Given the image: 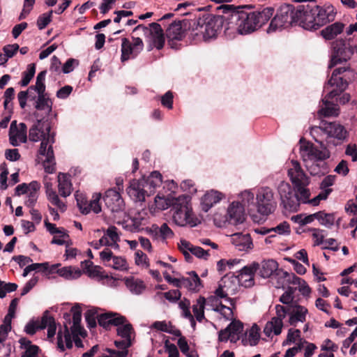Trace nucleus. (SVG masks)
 <instances>
[{"instance_id": "nucleus-31", "label": "nucleus", "mask_w": 357, "mask_h": 357, "mask_svg": "<svg viewBox=\"0 0 357 357\" xmlns=\"http://www.w3.org/2000/svg\"><path fill=\"white\" fill-rule=\"evenodd\" d=\"M224 195L217 190L207 192L202 198V206L204 211H208L214 204L218 203Z\"/></svg>"}, {"instance_id": "nucleus-61", "label": "nucleus", "mask_w": 357, "mask_h": 357, "mask_svg": "<svg viewBox=\"0 0 357 357\" xmlns=\"http://www.w3.org/2000/svg\"><path fill=\"white\" fill-rule=\"evenodd\" d=\"M36 107L38 109L46 110L49 112L52 110V102L49 98L45 97V94L38 95Z\"/></svg>"}, {"instance_id": "nucleus-54", "label": "nucleus", "mask_w": 357, "mask_h": 357, "mask_svg": "<svg viewBox=\"0 0 357 357\" xmlns=\"http://www.w3.org/2000/svg\"><path fill=\"white\" fill-rule=\"evenodd\" d=\"M60 266L59 264H53L50 266L48 262L44 263H35L28 265L30 271H49V273H52L54 270Z\"/></svg>"}, {"instance_id": "nucleus-23", "label": "nucleus", "mask_w": 357, "mask_h": 357, "mask_svg": "<svg viewBox=\"0 0 357 357\" xmlns=\"http://www.w3.org/2000/svg\"><path fill=\"white\" fill-rule=\"evenodd\" d=\"M222 21L218 18H211L201 26V32L205 40L216 37L220 31Z\"/></svg>"}, {"instance_id": "nucleus-63", "label": "nucleus", "mask_w": 357, "mask_h": 357, "mask_svg": "<svg viewBox=\"0 0 357 357\" xmlns=\"http://www.w3.org/2000/svg\"><path fill=\"white\" fill-rule=\"evenodd\" d=\"M36 73L35 64H29L26 71L23 73L22 79L20 81V84L22 86H26L29 84L31 79L33 77Z\"/></svg>"}, {"instance_id": "nucleus-55", "label": "nucleus", "mask_w": 357, "mask_h": 357, "mask_svg": "<svg viewBox=\"0 0 357 357\" xmlns=\"http://www.w3.org/2000/svg\"><path fill=\"white\" fill-rule=\"evenodd\" d=\"M69 241H70V239L66 230L61 228L58 233L54 234L51 243L61 245L67 244Z\"/></svg>"}, {"instance_id": "nucleus-38", "label": "nucleus", "mask_w": 357, "mask_h": 357, "mask_svg": "<svg viewBox=\"0 0 357 357\" xmlns=\"http://www.w3.org/2000/svg\"><path fill=\"white\" fill-rule=\"evenodd\" d=\"M171 201L172 197H165L158 195L154 199V202L150 205L149 210L152 213L166 210L171 206Z\"/></svg>"}, {"instance_id": "nucleus-62", "label": "nucleus", "mask_w": 357, "mask_h": 357, "mask_svg": "<svg viewBox=\"0 0 357 357\" xmlns=\"http://www.w3.org/2000/svg\"><path fill=\"white\" fill-rule=\"evenodd\" d=\"M75 195L77 206L80 211L82 212V213H89V210L88 209V206H89V202L87 201V199L82 194H79L78 192H76Z\"/></svg>"}, {"instance_id": "nucleus-26", "label": "nucleus", "mask_w": 357, "mask_h": 357, "mask_svg": "<svg viewBox=\"0 0 357 357\" xmlns=\"http://www.w3.org/2000/svg\"><path fill=\"white\" fill-rule=\"evenodd\" d=\"M174 222L178 226L190 225L193 227L196 225L194 220L192 209L175 211L173 215Z\"/></svg>"}, {"instance_id": "nucleus-30", "label": "nucleus", "mask_w": 357, "mask_h": 357, "mask_svg": "<svg viewBox=\"0 0 357 357\" xmlns=\"http://www.w3.org/2000/svg\"><path fill=\"white\" fill-rule=\"evenodd\" d=\"M257 273L260 277L268 278L271 277L278 268V264L273 259L264 260L257 263Z\"/></svg>"}, {"instance_id": "nucleus-18", "label": "nucleus", "mask_w": 357, "mask_h": 357, "mask_svg": "<svg viewBox=\"0 0 357 357\" xmlns=\"http://www.w3.org/2000/svg\"><path fill=\"white\" fill-rule=\"evenodd\" d=\"M52 135L54 137L55 136L54 132H51L50 125L41 121H38L29 130V137L32 142H38L40 140L43 142L45 139V142H47V137Z\"/></svg>"}, {"instance_id": "nucleus-25", "label": "nucleus", "mask_w": 357, "mask_h": 357, "mask_svg": "<svg viewBox=\"0 0 357 357\" xmlns=\"http://www.w3.org/2000/svg\"><path fill=\"white\" fill-rule=\"evenodd\" d=\"M104 234L102 236L107 247H110L114 250H119L120 241V232L114 226H109L107 229H103Z\"/></svg>"}, {"instance_id": "nucleus-35", "label": "nucleus", "mask_w": 357, "mask_h": 357, "mask_svg": "<svg viewBox=\"0 0 357 357\" xmlns=\"http://www.w3.org/2000/svg\"><path fill=\"white\" fill-rule=\"evenodd\" d=\"M208 305H211L212 310L220 312V314L226 319H230L233 317L232 309L230 307L225 306L220 303L215 297H210L208 299Z\"/></svg>"}, {"instance_id": "nucleus-24", "label": "nucleus", "mask_w": 357, "mask_h": 357, "mask_svg": "<svg viewBox=\"0 0 357 357\" xmlns=\"http://www.w3.org/2000/svg\"><path fill=\"white\" fill-rule=\"evenodd\" d=\"M231 242L239 251L248 252L254 247L249 234L235 233L231 235Z\"/></svg>"}, {"instance_id": "nucleus-29", "label": "nucleus", "mask_w": 357, "mask_h": 357, "mask_svg": "<svg viewBox=\"0 0 357 357\" xmlns=\"http://www.w3.org/2000/svg\"><path fill=\"white\" fill-rule=\"evenodd\" d=\"M178 281L180 283L178 288L185 287L192 291H198L202 287L201 280L194 271L189 273L188 278H181Z\"/></svg>"}, {"instance_id": "nucleus-10", "label": "nucleus", "mask_w": 357, "mask_h": 357, "mask_svg": "<svg viewBox=\"0 0 357 357\" xmlns=\"http://www.w3.org/2000/svg\"><path fill=\"white\" fill-rule=\"evenodd\" d=\"M317 29L324 25L334 21L337 11L335 8L331 3H325L323 6H314Z\"/></svg>"}, {"instance_id": "nucleus-15", "label": "nucleus", "mask_w": 357, "mask_h": 357, "mask_svg": "<svg viewBox=\"0 0 357 357\" xmlns=\"http://www.w3.org/2000/svg\"><path fill=\"white\" fill-rule=\"evenodd\" d=\"M278 191L284 208L289 210L297 208L296 197L288 183L281 182L278 187Z\"/></svg>"}, {"instance_id": "nucleus-57", "label": "nucleus", "mask_w": 357, "mask_h": 357, "mask_svg": "<svg viewBox=\"0 0 357 357\" xmlns=\"http://www.w3.org/2000/svg\"><path fill=\"white\" fill-rule=\"evenodd\" d=\"M162 296L171 303H176L180 300L181 293L178 289H172L165 293L158 292L155 295V297L158 298H162Z\"/></svg>"}, {"instance_id": "nucleus-14", "label": "nucleus", "mask_w": 357, "mask_h": 357, "mask_svg": "<svg viewBox=\"0 0 357 357\" xmlns=\"http://www.w3.org/2000/svg\"><path fill=\"white\" fill-rule=\"evenodd\" d=\"M237 16V31L240 34H248L258 29L254 14L241 12L238 13Z\"/></svg>"}, {"instance_id": "nucleus-53", "label": "nucleus", "mask_w": 357, "mask_h": 357, "mask_svg": "<svg viewBox=\"0 0 357 357\" xmlns=\"http://www.w3.org/2000/svg\"><path fill=\"white\" fill-rule=\"evenodd\" d=\"M248 339L243 340V344H249L255 346L257 344L259 340V328L257 325L252 326L248 334Z\"/></svg>"}, {"instance_id": "nucleus-47", "label": "nucleus", "mask_w": 357, "mask_h": 357, "mask_svg": "<svg viewBox=\"0 0 357 357\" xmlns=\"http://www.w3.org/2000/svg\"><path fill=\"white\" fill-rule=\"evenodd\" d=\"M115 326L117 327L116 331L118 335H119L123 339H130L132 340L134 331L132 325L124 317L122 323Z\"/></svg>"}, {"instance_id": "nucleus-51", "label": "nucleus", "mask_w": 357, "mask_h": 357, "mask_svg": "<svg viewBox=\"0 0 357 357\" xmlns=\"http://www.w3.org/2000/svg\"><path fill=\"white\" fill-rule=\"evenodd\" d=\"M206 300L204 297H199L196 303L192 306V311L196 319L201 322L204 319V307Z\"/></svg>"}, {"instance_id": "nucleus-64", "label": "nucleus", "mask_w": 357, "mask_h": 357, "mask_svg": "<svg viewBox=\"0 0 357 357\" xmlns=\"http://www.w3.org/2000/svg\"><path fill=\"white\" fill-rule=\"evenodd\" d=\"M100 199L101 195L100 193H95L93 195L92 198L89 202V206H88L89 213L93 211L95 213H98L101 211V206L100 204Z\"/></svg>"}, {"instance_id": "nucleus-40", "label": "nucleus", "mask_w": 357, "mask_h": 357, "mask_svg": "<svg viewBox=\"0 0 357 357\" xmlns=\"http://www.w3.org/2000/svg\"><path fill=\"white\" fill-rule=\"evenodd\" d=\"M274 13V9L271 7H266L261 10L251 12L255 16V22L258 29L266 23Z\"/></svg>"}, {"instance_id": "nucleus-4", "label": "nucleus", "mask_w": 357, "mask_h": 357, "mask_svg": "<svg viewBox=\"0 0 357 357\" xmlns=\"http://www.w3.org/2000/svg\"><path fill=\"white\" fill-rule=\"evenodd\" d=\"M245 220V208L238 201L230 203L225 214L216 213L213 216L214 222L219 227L225 226L227 223L237 225L243 223Z\"/></svg>"}, {"instance_id": "nucleus-9", "label": "nucleus", "mask_w": 357, "mask_h": 357, "mask_svg": "<svg viewBox=\"0 0 357 357\" xmlns=\"http://www.w3.org/2000/svg\"><path fill=\"white\" fill-rule=\"evenodd\" d=\"M54 142V135H50L47 139V142H45V139L41 142L39 149L40 155L45 157L43 165L45 172L48 174H52L55 171L56 162L52 149V144Z\"/></svg>"}, {"instance_id": "nucleus-28", "label": "nucleus", "mask_w": 357, "mask_h": 357, "mask_svg": "<svg viewBox=\"0 0 357 357\" xmlns=\"http://www.w3.org/2000/svg\"><path fill=\"white\" fill-rule=\"evenodd\" d=\"M307 310L306 307L296 305L289 307V323L291 326H296L297 323L305 321Z\"/></svg>"}, {"instance_id": "nucleus-58", "label": "nucleus", "mask_w": 357, "mask_h": 357, "mask_svg": "<svg viewBox=\"0 0 357 357\" xmlns=\"http://www.w3.org/2000/svg\"><path fill=\"white\" fill-rule=\"evenodd\" d=\"M306 185H301L295 186L297 188V193L295 194L297 206L298 205L299 202L307 203L309 200L310 194L309 190L305 188Z\"/></svg>"}, {"instance_id": "nucleus-1", "label": "nucleus", "mask_w": 357, "mask_h": 357, "mask_svg": "<svg viewBox=\"0 0 357 357\" xmlns=\"http://www.w3.org/2000/svg\"><path fill=\"white\" fill-rule=\"evenodd\" d=\"M321 149L304 139L299 141L300 156L307 171L313 176L322 175L328 171L325 160L331 157V152L326 146Z\"/></svg>"}, {"instance_id": "nucleus-20", "label": "nucleus", "mask_w": 357, "mask_h": 357, "mask_svg": "<svg viewBox=\"0 0 357 357\" xmlns=\"http://www.w3.org/2000/svg\"><path fill=\"white\" fill-rule=\"evenodd\" d=\"M257 262H252L241 268L236 276L241 286L250 287L254 285V276L257 271Z\"/></svg>"}, {"instance_id": "nucleus-19", "label": "nucleus", "mask_w": 357, "mask_h": 357, "mask_svg": "<svg viewBox=\"0 0 357 357\" xmlns=\"http://www.w3.org/2000/svg\"><path fill=\"white\" fill-rule=\"evenodd\" d=\"M103 199L112 212H119L124 209V202L120 193L114 189L107 190Z\"/></svg>"}, {"instance_id": "nucleus-7", "label": "nucleus", "mask_w": 357, "mask_h": 357, "mask_svg": "<svg viewBox=\"0 0 357 357\" xmlns=\"http://www.w3.org/2000/svg\"><path fill=\"white\" fill-rule=\"evenodd\" d=\"M257 210L263 215H268L273 212L276 203L273 190L268 187H263L257 190L256 195Z\"/></svg>"}, {"instance_id": "nucleus-3", "label": "nucleus", "mask_w": 357, "mask_h": 357, "mask_svg": "<svg viewBox=\"0 0 357 357\" xmlns=\"http://www.w3.org/2000/svg\"><path fill=\"white\" fill-rule=\"evenodd\" d=\"M347 70L346 68H338L334 70L331 77L329 79L327 86H335L328 92L327 96L322 100V106L318 110L317 114L319 117H331L337 116L339 114V107L334 103L333 98L340 95L341 92L346 89L348 83L345 79V75L340 76Z\"/></svg>"}, {"instance_id": "nucleus-17", "label": "nucleus", "mask_w": 357, "mask_h": 357, "mask_svg": "<svg viewBox=\"0 0 357 357\" xmlns=\"http://www.w3.org/2000/svg\"><path fill=\"white\" fill-rule=\"evenodd\" d=\"M78 337H73L69 332L68 327L64 325L63 328H61L58 332L57 335V346L61 351H64L66 348L71 349L73 347V342H75L76 347H82V342Z\"/></svg>"}, {"instance_id": "nucleus-43", "label": "nucleus", "mask_w": 357, "mask_h": 357, "mask_svg": "<svg viewBox=\"0 0 357 357\" xmlns=\"http://www.w3.org/2000/svg\"><path fill=\"white\" fill-rule=\"evenodd\" d=\"M190 202V197L183 195L177 197H172L171 206L173 207L174 211L190 210L192 208Z\"/></svg>"}, {"instance_id": "nucleus-8", "label": "nucleus", "mask_w": 357, "mask_h": 357, "mask_svg": "<svg viewBox=\"0 0 357 357\" xmlns=\"http://www.w3.org/2000/svg\"><path fill=\"white\" fill-rule=\"evenodd\" d=\"M135 32L142 33L148 37L153 43L154 47L160 50L162 48L165 43V38L161 26L159 24L153 22L150 24L149 28L144 25H138L134 29Z\"/></svg>"}, {"instance_id": "nucleus-34", "label": "nucleus", "mask_w": 357, "mask_h": 357, "mask_svg": "<svg viewBox=\"0 0 357 357\" xmlns=\"http://www.w3.org/2000/svg\"><path fill=\"white\" fill-rule=\"evenodd\" d=\"M345 28V24L340 22H334L321 31V35L326 40H332L342 33Z\"/></svg>"}, {"instance_id": "nucleus-59", "label": "nucleus", "mask_w": 357, "mask_h": 357, "mask_svg": "<svg viewBox=\"0 0 357 357\" xmlns=\"http://www.w3.org/2000/svg\"><path fill=\"white\" fill-rule=\"evenodd\" d=\"M47 199L54 206H56L61 212H63L66 209V205L63 202L59 197L56 191L49 190V195Z\"/></svg>"}, {"instance_id": "nucleus-42", "label": "nucleus", "mask_w": 357, "mask_h": 357, "mask_svg": "<svg viewBox=\"0 0 357 357\" xmlns=\"http://www.w3.org/2000/svg\"><path fill=\"white\" fill-rule=\"evenodd\" d=\"M62 278L66 280H75L79 278L82 275V271L73 266H65L61 268L54 270Z\"/></svg>"}, {"instance_id": "nucleus-32", "label": "nucleus", "mask_w": 357, "mask_h": 357, "mask_svg": "<svg viewBox=\"0 0 357 357\" xmlns=\"http://www.w3.org/2000/svg\"><path fill=\"white\" fill-rule=\"evenodd\" d=\"M58 190L59 195L63 197H67L71 194L73 185L70 175L64 173L58 174Z\"/></svg>"}, {"instance_id": "nucleus-22", "label": "nucleus", "mask_w": 357, "mask_h": 357, "mask_svg": "<svg viewBox=\"0 0 357 357\" xmlns=\"http://www.w3.org/2000/svg\"><path fill=\"white\" fill-rule=\"evenodd\" d=\"M114 344L119 350L107 348L100 357H127L128 349L132 345V340L130 339L116 340Z\"/></svg>"}, {"instance_id": "nucleus-39", "label": "nucleus", "mask_w": 357, "mask_h": 357, "mask_svg": "<svg viewBox=\"0 0 357 357\" xmlns=\"http://www.w3.org/2000/svg\"><path fill=\"white\" fill-rule=\"evenodd\" d=\"M282 328L283 322L272 318L266 324L264 328V333L268 337H273V336L279 335L282 332Z\"/></svg>"}, {"instance_id": "nucleus-41", "label": "nucleus", "mask_w": 357, "mask_h": 357, "mask_svg": "<svg viewBox=\"0 0 357 357\" xmlns=\"http://www.w3.org/2000/svg\"><path fill=\"white\" fill-rule=\"evenodd\" d=\"M151 328L162 332H165L174 335L176 337H180L181 335V331L179 330L172 326L170 322H167L166 321H155L151 325Z\"/></svg>"}, {"instance_id": "nucleus-46", "label": "nucleus", "mask_w": 357, "mask_h": 357, "mask_svg": "<svg viewBox=\"0 0 357 357\" xmlns=\"http://www.w3.org/2000/svg\"><path fill=\"white\" fill-rule=\"evenodd\" d=\"M227 330L229 333L230 341L236 342L243 332V324L240 321H233L227 327Z\"/></svg>"}, {"instance_id": "nucleus-52", "label": "nucleus", "mask_w": 357, "mask_h": 357, "mask_svg": "<svg viewBox=\"0 0 357 357\" xmlns=\"http://www.w3.org/2000/svg\"><path fill=\"white\" fill-rule=\"evenodd\" d=\"M46 70L41 71L39 73L36 77V82L35 86H30L29 90L34 89L38 95L45 94V80L46 76Z\"/></svg>"}, {"instance_id": "nucleus-50", "label": "nucleus", "mask_w": 357, "mask_h": 357, "mask_svg": "<svg viewBox=\"0 0 357 357\" xmlns=\"http://www.w3.org/2000/svg\"><path fill=\"white\" fill-rule=\"evenodd\" d=\"M149 222V217L145 211H142L135 215L132 219L133 229L132 231H138L142 227L145 226Z\"/></svg>"}, {"instance_id": "nucleus-45", "label": "nucleus", "mask_w": 357, "mask_h": 357, "mask_svg": "<svg viewBox=\"0 0 357 357\" xmlns=\"http://www.w3.org/2000/svg\"><path fill=\"white\" fill-rule=\"evenodd\" d=\"M166 35L169 40H181L183 36V31L181 22H172L167 29Z\"/></svg>"}, {"instance_id": "nucleus-33", "label": "nucleus", "mask_w": 357, "mask_h": 357, "mask_svg": "<svg viewBox=\"0 0 357 357\" xmlns=\"http://www.w3.org/2000/svg\"><path fill=\"white\" fill-rule=\"evenodd\" d=\"M98 324L104 328H108L110 325H118L123 321V317L116 313H103L97 317Z\"/></svg>"}, {"instance_id": "nucleus-60", "label": "nucleus", "mask_w": 357, "mask_h": 357, "mask_svg": "<svg viewBox=\"0 0 357 357\" xmlns=\"http://www.w3.org/2000/svg\"><path fill=\"white\" fill-rule=\"evenodd\" d=\"M292 283L298 286V291L303 296H308L310 294L311 289L310 287L308 286L307 282L301 278L294 275L293 277Z\"/></svg>"}, {"instance_id": "nucleus-2", "label": "nucleus", "mask_w": 357, "mask_h": 357, "mask_svg": "<svg viewBox=\"0 0 357 357\" xmlns=\"http://www.w3.org/2000/svg\"><path fill=\"white\" fill-rule=\"evenodd\" d=\"M310 135L321 147H336L341 145L349 137L344 126L337 122L321 121L319 126L310 130Z\"/></svg>"}, {"instance_id": "nucleus-36", "label": "nucleus", "mask_w": 357, "mask_h": 357, "mask_svg": "<svg viewBox=\"0 0 357 357\" xmlns=\"http://www.w3.org/2000/svg\"><path fill=\"white\" fill-rule=\"evenodd\" d=\"M220 282L225 290L230 293L231 295L234 294L241 285L238 278L234 275H225L222 278Z\"/></svg>"}, {"instance_id": "nucleus-11", "label": "nucleus", "mask_w": 357, "mask_h": 357, "mask_svg": "<svg viewBox=\"0 0 357 357\" xmlns=\"http://www.w3.org/2000/svg\"><path fill=\"white\" fill-rule=\"evenodd\" d=\"M143 42L139 37L133 38L132 42L123 38L121 43V61L135 58L143 50Z\"/></svg>"}, {"instance_id": "nucleus-56", "label": "nucleus", "mask_w": 357, "mask_h": 357, "mask_svg": "<svg viewBox=\"0 0 357 357\" xmlns=\"http://www.w3.org/2000/svg\"><path fill=\"white\" fill-rule=\"evenodd\" d=\"M317 219L321 225L326 227H332L335 222V217L333 214L325 213L321 211L317 213Z\"/></svg>"}, {"instance_id": "nucleus-21", "label": "nucleus", "mask_w": 357, "mask_h": 357, "mask_svg": "<svg viewBox=\"0 0 357 357\" xmlns=\"http://www.w3.org/2000/svg\"><path fill=\"white\" fill-rule=\"evenodd\" d=\"M148 190L144 186L142 179L132 180L127 188V193L135 202H144Z\"/></svg>"}, {"instance_id": "nucleus-44", "label": "nucleus", "mask_w": 357, "mask_h": 357, "mask_svg": "<svg viewBox=\"0 0 357 357\" xmlns=\"http://www.w3.org/2000/svg\"><path fill=\"white\" fill-rule=\"evenodd\" d=\"M40 327L41 329H44L45 328H47L48 338H52L54 336L56 333V326L55 320L52 317L48 315L47 314H45L40 322Z\"/></svg>"}, {"instance_id": "nucleus-16", "label": "nucleus", "mask_w": 357, "mask_h": 357, "mask_svg": "<svg viewBox=\"0 0 357 357\" xmlns=\"http://www.w3.org/2000/svg\"><path fill=\"white\" fill-rule=\"evenodd\" d=\"M27 128L25 123H17L13 121L10 126L9 141L13 146H17L22 143H25L27 139Z\"/></svg>"}, {"instance_id": "nucleus-49", "label": "nucleus", "mask_w": 357, "mask_h": 357, "mask_svg": "<svg viewBox=\"0 0 357 357\" xmlns=\"http://www.w3.org/2000/svg\"><path fill=\"white\" fill-rule=\"evenodd\" d=\"M351 54V51L350 50H347L346 48L344 49L343 51L341 50H338L337 51L335 50L334 54L331 56V63L328 67L332 68L339 63L346 61L350 58Z\"/></svg>"}, {"instance_id": "nucleus-37", "label": "nucleus", "mask_w": 357, "mask_h": 357, "mask_svg": "<svg viewBox=\"0 0 357 357\" xmlns=\"http://www.w3.org/2000/svg\"><path fill=\"white\" fill-rule=\"evenodd\" d=\"M125 284L132 294L136 295L142 294L146 289L144 281L134 277L125 278Z\"/></svg>"}, {"instance_id": "nucleus-6", "label": "nucleus", "mask_w": 357, "mask_h": 357, "mask_svg": "<svg viewBox=\"0 0 357 357\" xmlns=\"http://www.w3.org/2000/svg\"><path fill=\"white\" fill-rule=\"evenodd\" d=\"M294 25H298L306 30H317V23L314 7L300 5L294 7Z\"/></svg>"}, {"instance_id": "nucleus-12", "label": "nucleus", "mask_w": 357, "mask_h": 357, "mask_svg": "<svg viewBox=\"0 0 357 357\" xmlns=\"http://www.w3.org/2000/svg\"><path fill=\"white\" fill-rule=\"evenodd\" d=\"M287 173L294 186L308 185L310 183L309 178L306 176L297 160H292L290 162L287 163Z\"/></svg>"}, {"instance_id": "nucleus-13", "label": "nucleus", "mask_w": 357, "mask_h": 357, "mask_svg": "<svg viewBox=\"0 0 357 357\" xmlns=\"http://www.w3.org/2000/svg\"><path fill=\"white\" fill-rule=\"evenodd\" d=\"M100 258L106 266L115 270L123 271L128 269L126 259L123 257L114 255L108 248H105L100 252Z\"/></svg>"}, {"instance_id": "nucleus-27", "label": "nucleus", "mask_w": 357, "mask_h": 357, "mask_svg": "<svg viewBox=\"0 0 357 357\" xmlns=\"http://www.w3.org/2000/svg\"><path fill=\"white\" fill-rule=\"evenodd\" d=\"M142 181L144 186L148 190L147 196L153 193L162 183V175L157 171L153 172L147 178L143 177Z\"/></svg>"}, {"instance_id": "nucleus-5", "label": "nucleus", "mask_w": 357, "mask_h": 357, "mask_svg": "<svg viewBox=\"0 0 357 357\" xmlns=\"http://www.w3.org/2000/svg\"><path fill=\"white\" fill-rule=\"evenodd\" d=\"M294 6L283 5L278 10L268 29V32L275 31L294 25Z\"/></svg>"}, {"instance_id": "nucleus-48", "label": "nucleus", "mask_w": 357, "mask_h": 357, "mask_svg": "<svg viewBox=\"0 0 357 357\" xmlns=\"http://www.w3.org/2000/svg\"><path fill=\"white\" fill-rule=\"evenodd\" d=\"M31 191L27 194L24 204L29 208H33L36 204L38 198V190L40 188V185L37 181L31 182Z\"/></svg>"}]
</instances>
